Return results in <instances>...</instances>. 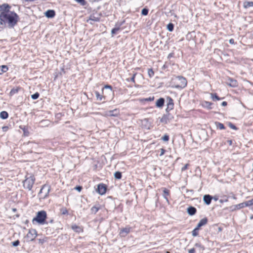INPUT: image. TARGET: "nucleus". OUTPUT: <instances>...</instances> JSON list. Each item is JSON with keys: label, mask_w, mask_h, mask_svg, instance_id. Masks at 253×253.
Listing matches in <instances>:
<instances>
[{"label": "nucleus", "mask_w": 253, "mask_h": 253, "mask_svg": "<svg viewBox=\"0 0 253 253\" xmlns=\"http://www.w3.org/2000/svg\"><path fill=\"white\" fill-rule=\"evenodd\" d=\"M253 205V199L245 202V206L248 207Z\"/></svg>", "instance_id": "2f4dec72"}, {"label": "nucleus", "mask_w": 253, "mask_h": 253, "mask_svg": "<svg viewBox=\"0 0 253 253\" xmlns=\"http://www.w3.org/2000/svg\"><path fill=\"white\" fill-rule=\"evenodd\" d=\"M18 92V89H12L10 92V94L11 95L17 93Z\"/></svg>", "instance_id": "ea45409f"}, {"label": "nucleus", "mask_w": 253, "mask_h": 253, "mask_svg": "<svg viewBox=\"0 0 253 253\" xmlns=\"http://www.w3.org/2000/svg\"><path fill=\"white\" fill-rule=\"evenodd\" d=\"M160 151H161V153L160 154V156H162L164 154L165 152V150L163 148H162L160 149Z\"/></svg>", "instance_id": "a18cd8bd"}, {"label": "nucleus", "mask_w": 253, "mask_h": 253, "mask_svg": "<svg viewBox=\"0 0 253 253\" xmlns=\"http://www.w3.org/2000/svg\"><path fill=\"white\" fill-rule=\"evenodd\" d=\"M135 75H136V73H135V74H133V76L132 77V78L130 79V81H131V82H132L133 83H134V82H135V80H134V79H135Z\"/></svg>", "instance_id": "de8ad7c7"}, {"label": "nucleus", "mask_w": 253, "mask_h": 253, "mask_svg": "<svg viewBox=\"0 0 253 253\" xmlns=\"http://www.w3.org/2000/svg\"><path fill=\"white\" fill-rule=\"evenodd\" d=\"M243 6L245 8H248L253 6V1H245L243 3Z\"/></svg>", "instance_id": "dca6fc26"}, {"label": "nucleus", "mask_w": 253, "mask_h": 253, "mask_svg": "<svg viewBox=\"0 0 253 253\" xmlns=\"http://www.w3.org/2000/svg\"><path fill=\"white\" fill-rule=\"evenodd\" d=\"M148 13V9L147 8H143L141 10V14L143 15H147Z\"/></svg>", "instance_id": "f704fd0d"}, {"label": "nucleus", "mask_w": 253, "mask_h": 253, "mask_svg": "<svg viewBox=\"0 0 253 253\" xmlns=\"http://www.w3.org/2000/svg\"><path fill=\"white\" fill-rule=\"evenodd\" d=\"M168 30L169 31H172L173 30V25L171 23H169L167 26Z\"/></svg>", "instance_id": "72a5a7b5"}, {"label": "nucleus", "mask_w": 253, "mask_h": 253, "mask_svg": "<svg viewBox=\"0 0 253 253\" xmlns=\"http://www.w3.org/2000/svg\"><path fill=\"white\" fill-rule=\"evenodd\" d=\"M147 72H148V75L149 78H151L154 76V72L153 70H152V69H148Z\"/></svg>", "instance_id": "b1692460"}, {"label": "nucleus", "mask_w": 253, "mask_h": 253, "mask_svg": "<svg viewBox=\"0 0 253 253\" xmlns=\"http://www.w3.org/2000/svg\"><path fill=\"white\" fill-rule=\"evenodd\" d=\"M130 232V228L128 227H126L124 228H123L120 232V235L122 237H125L126 235Z\"/></svg>", "instance_id": "9d476101"}, {"label": "nucleus", "mask_w": 253, "mask_h": 253, "mask_svg": "<svg viewBox=\"0 0 253 253\" xmlns=\"http://www.w3.org/2000/svg\"><path fill=\"white\" fill-rule=\"evenodd\" d=\"M227 84L231 87H236L238 85L237 81L235 80L229 78L226 82Z\"/></svg>", "instance_id": "1a4fd4ad"}, {"label": "nucleus", "mask_w": 253, "mask_h": 253, "mask_svg": "<svg viewBox=\"0 0 253 253\" xmlns=\"http://www.w3.org/2000/svg\"><path fill=\"white\" fill-rule=\"evenodd\" d=\"M228 126L231 128H232L233 129H234V130L237 129V127L234 125L232 124L231 123H229L228 124Z\"/></svg>", "instance_id": "e433bc0d"}, {"label": "nucleus", "mask_w": 253, "mask_h": 253, "mask_svg": "<svg viewBox=\"0 0 253 253\" xmlns=\"http://www.w3.org/2000/svg\"><path fill=\"white\" fill-rule=\"evenodd\" d=\"M50 190V187L48 185L45 184L42 186L39 193V197L40 199H45L47 197Z\"/></svg>", "instance_id": "7ed1b4c3"}, {"label": "nucleus", "mask_w": 253, "mask_h": 253, "mask_svg": "<svg viewBox=\"0 0 253 253\" xmlns=\"http://www.w3.org/2000/svg\"><path fill=\"white\" fill-rule=\"evenodd\" d=\"M195 246H199V247H200L201 245H200V244H195Z\"/></svg>", "instance_id": "5fc2aeb1"}, {"label": "nucleus", "mask_w": 253, "mask_h": 253, "mask_svg": "<svg viewBox=\"0 0 253 253\" xmlns=\"http://www.w3.org/2000/svg\"><path fill=\"white\" fill-rule=\"evenodd\" d=\"M188 253H195V250L194 248L188 250Z\"/></svg>", "instance_id": "49530a36"}, {"label": "nucleus", "mask_w": 253, "mask_h": 253, "mask_svg": "<svg viewBox=\"0 0 253 253\" xmlns=\"http://www.w3.org/2000/svg\"><path fill=\"white\" fill-rule=\"evenodd\" d=\"M211 104H212V103L211 102L205 101L203 104V106L205 107L209 108V109H211Z\"/></svg>", "instance_id": "c85d7f7f"}, {"label": "nucleus", "mask_w": 253, "mask_h": 253, "mask_svg": "<svg viewBox=\"0 0 253 253\" xmlns=\"http://www.w3.org/2000/svg\"><path fill=\"white\" fill-rule=\"evenodd\" d=\"M196 209L193 207H189L188 208L187 211L190 215H193L196 212Z\"/></svg>", "instance_id": "4468645a"}, {"label": "nucleus", "mask_w": 253, "mask_h": 253, "mask_svg": "<svg viewBox=\"0 0 253 253\" xmlns=\"http://www.w3.org/2000/svg\"><path fill=\"white\" fill-rule=\"evenodd\" d=\"M173 103H172V100L170 99V101L168 104V108H169L170 109H172L173 108Z\"/></svg>", "instance_id": "473e14b6"}, {"label": "nucleus", "mask_w": 253, "mask_h": 253, "mask_svg": "<svg viewBox=\"0 0 253 253\" xmlns=\"http://www.w3.org/2000/svg\"><path fill=\"white\" fill-rule=\"evenodd\" d=\"M46 218V212L44 211H41L37 213V215L33 219L32 222L35 221L39 224L43 225L45 223V219Z\"/></svg>", "instance_id": "f03ea898"}, {"label": "nucleus", "mask_w": 253, "mask_h": 253, "mask_svg": "<svg viewBox=\"0 0 253 253\" xmlns=\"http://www.w3.org/2000/svg\"><path fill=\"white\" fill-rule=\"evenodd\" d=\"M167 253H169V252H167Z\"/></svg>", "instance_id": "13d9d810"}, {"label": "nucleus", "mask_w": 253, "mask_h": 253, "mask_svg": "<svg viewBox=\"0 0 253 253\" xmlns=\"http://www.w3.org/2000/svg\"><path fill=\"white\" fill-rule=\"evenodd\" d=\"M215 125L216 127L219 128L220 129H224L225 128L223 124L222 123H220L219 122H216Z\"/></svg>", "instance_id": "412c9836"}, {"label": "nucleus", "mask_w": 253, "mask_h": 253, "mask_svg": "<svg viewBox=\"0 0 253 253\" xmlns=\"http://www.w3.org/2000/svg\"><path fill=\"white\" fill-rule=\"evenodd\" d=\"M228 142L229 143V144L230 145H231L232 144V141L231 140H228Z\"/></svg>", "instance_id": "864d4df0"}, {"label": "nucleus", "mask_w": 253, "mask_h": 253, "mask_svg": "<svg viewBox=\"0 0 253 253\" xmlns=\"http://www.w3.org/2000/svg\"><path fill=\"white\" fill-rule=\"evenodd\" d=\"M106 187L105 184L100 183L98 185L97 192L100 195H103L106 193Z\"/></svg>", "instance_id": "0eeeda50"}, {"label": "nucleus", "mask_w": 253, "mask_h": 253, "mask_svg": "<svg viewBox=\"0 0 253 253\" xmlns=\"http://www.w3.org/2000/svg\"><path fill=\"white\" fill-rule=\"evenodd\" d=\"M114 177L116 179H120L122 177V173L119 171H116L114 173Z\"/></svg>", "instance_id": "4be33fe9"}, {"label": "nucleus", "mask_w": 253, "mask_h": 253, "mask_svg": "<svg viewBox=\"0 0 253 253\" xmlns=\"http://www.w3.org/2000/svg\"><path fill=\"white\" fill-rule=\"evenodd\" d=\"M77 2L80 3L81 5L84 6L86 4L85 0H75Z\"/></svg>", "instance_id": "7c9ffc66"}, {"label": "nucleus", "mask_w": 253, "mask_h": 253, "mask_svg": "<svg viewBox=\"0 0 253 253\" xmlns=\"http://www.w3.org/2000/svg\"><path fill=\"white\" fill-rule=\"evenodd\" d=\"M120 114L119 110L117 109H115L113 110H110L109 111H107L105 112L104 116L106 117L111 116V117H117Z\"/></svg>", "instance_id": "423d86ee"}, {"label": "nucleus", "mask_w": 253, "mask_h": 253, "mask_svg": "<svg viewBox=\"0 0 253 253\" xmlns=\"http://www.w3.org/2000/svg\"><path fill=\"white\" fill-rule=\"evenodd\" d=\"M89 20L92 21H98L97 18H95L94 17L92 16L90 17Z\"/></svg>", "instance_id": "09e8293b"}, {"label": "nucleus", "mask_w": 253, "mask_h": 253, "mask_svg": "<svg viewBox=\"0 0 253 253\" xmlns=\"http://www.w3.org/2000/svg\"><path fill=\"white\" fill-rule=\"evenodd\" d=\"M12 211H16V209H12Z\"/></svg>", "instance_id": "6e6d98bb"}, {"label": "nucleus", "mask_w": 253, "mask_h": 253, "mask_svg": "<svg viewBox=\"0 0 253 253\" xmlns=\"http://www.w3.org/2000/svg\"><path fill=\"white\" fill-rule=\"evenodd\" d=\"M8 70V67L6 65L0 66V75L6 72Z\"/></svg>", "instance_id": "a211bd4d"}, {"label": "nucleus", "mask_w": 253, "mask_h": 253, "mask_svg": "<svg viewBox=\"0 0 253 253\" xmlns=\"http://www.w3.org/2000/svg\"><path fill=\"white\" fill-rule=\"evenodd\" d=\"M75 189L79 192H80L82 189V187L80 186H76Z\"/></svg>", "instance_id": "c03bdc74"}, {"label": "nucleus", "mask_w": 253, "mask_h": 253, "mask_svg": "<svg viewBox=\"0 0 253 253\" xmlns=\"http://www.w3.org/2000/svg\"><path fill=\"white\" fill-rule=\"evenodd\" d=\"M50 223H52L53 222V219H51L49 221Z\"/></svg>", "instance_id": "4d7b16f0"}, {"label": "nucleus", "mask_w": 253, "mask_h": 253, "mask_svg": "<svg viewBox=\"0 0 253 253\" xmlns=\"http://www.w3.org/2000/svg\"><path fill=\"white\" fill-rule=\"evenodd\" d=\"M229 42L230 44H233L234 43V40L231 39L229 40Z\"/></svg>", "instance_id": "3c124183"}, {"label": "nucleus", "mask_w": 253, "mask_h": 253, "mask_svg": "<svg viewBox=\"0 0 253 253\" xmlns=\"http://www.w3.org/2000/svg\"><path fill=\"white\" fill-rule=\"evenodd\" d=\"M8 128V127L7 126H3L2 127V129L3 131H7Z\"/></svg>", "instance_id": "8fccbe9b"}, {"label": "nucleus", "mask_w": 253, "mask_h": 253, "mask_svg": "<svg viewBox=\"0 0 253 253\" xmlns=\"http://www.w3.org/2000/svg\"><path fill=\"white\" fill-rule=\"evenodd\" d=\"M199 229V228H197V227H196L192 232V236L194 237L197 236L198 235V230Z\"/></svg>", "instance_id": "bb28decb"}, {"label": "nucleus", "mask_w": 253, "mask_h": 253, "mask_svg": "<svg viewBox=\"0 0 253 253\" xmlns=\"http://www.w3.org/2000/svg\"><path fill=\"white\" fill-rule=\"evenodd\" d=\"M39 93H38V92H36L34 94H33V95H31V98L33 99H37V98H39Z\"/></svg>", "instance_id": "c9c22d12"}, {"label": "nucleus", "mask_w": 253, "mask_h": 253, "mask_svg": "<svg viewBox=\"0 0 253 253\" xmlns=\"http://www.w3.org/2000/svg\"><path fill=\"white\" fill-rule=\"evenodd\" d=\"M72 228L76 232H78L80 229V227L76 225H72Z\"/></svg>", "instance_id": "58836bf2"}, {"label": "nucleus", "mask_w": 253, "mask_h": 253, "mask_svg": "<svg viewBox=\"0 0 253 253\" xmlns=\"http://www.w3.org/2000/svg\"><path fill=\"white\" fill-rule=\"evenodd\" d=\"M188 164H187L186 165H185L182 168H181V171H184V170H185L187 168H188Z\"/></svg>", "instance_id": "37998d69"}, {"label": "nucleus", "mask_w": 253, "mask_h": 253, "mask_svg": "<svg viewBox=\"0 0 253 253\" xmlns=\"http://www.w3.org/2000/svg\"><path fill=\"white\" fill-rule=\"evenodd\" d=\"M211 97L213 100H219L220 99V98L215 93V94L211 93Z\"/></svg>", "instance_id": "cd10ccee"}, {"label": "nucleus", "mask_w": 253, "mask_h": 253, "mask_svg": "<svg viewBox=\"0 0 253 253\" xmlns=\"http://www.w3.org/2000/svg\"><path fill=\"white\" fill-rule=\"evenodd\" d=\"M212 199V196L210 195H205L203 197L204 202L208 205L211 204Z\"/></svg>", "instance_id": "9b49d317"}, {"label": "nucleus", "mask_w": 253, "mask_h": 253, "mask_svg": "<svg viewBox=\"0 0 253 253\" xmlns=\"http://www.w3.org/2000/svg\"><path fill=\"white\" fill-rule=\"evenodd\" d=\"M165 102V100L163 98H160L157 100L156 103V105L157 107L161 108L164 106Z\"/></svg>", "instance_id": "2eb2a0df"}, {"label": "nucleus", "mask_w": 253, "mask_h": 253, "mask_svg": "<svg viewBox=\"0 0 253 253\" xmlns=\"http://www.w3.org/2000/svg\"><path fill=\"white\" fill-rule=\"evenodd\" d=\"M19 240H16L13 242L12 243V246L14 247H16L19 245Z\"/></svg>", "instance_id": "a19ab883"}, {"label": "nucleus", "mask_w": 253, "mask_h": 253, "mask_svg": "<svg viewBox=\"0 0 253 253\" xmlns=\"http://www.w3.org/2000/svg\"><path fill=\"white\" fill-rule=\"evenodd\" d=\"M8 114L6 111H2L0 113V117L2 119H6L8 118Z\"/></svg>", "instance_id": "f3484780"}, {"label": "nucleus", "mask_w": 253, "mask_h": 253, "mask_svg": "<svg viewBox=\"0 0 253 253\" xmlns=\"http://www.w3.org/2000/svg\"><path fill=\"white\" fill-rule=\"evenodd\" d=\"M99 208L96 206L92 207L90 210L92 213L95 214L99 210Z\"/></svg>", "instance_id": "5701e85b"}, {"label": "nucleus", "mask_w": 253, "mask_h": 253, "mask_svg": "<svg viewBox=\"0 0 253 253\" xmlns=\"http://www.w3.org/2000/svg\"><path fill=\"white\" fill-rule=\"evenodd\" d=\"M207 222L208 219L207 218H202L200 220V221L198 223L197 225V228H200L202 226L205 225L206 224H207Z\"/></svg>", "instance_id": "ddd939ff"}, {"label": "nucleus", "mask_w": 253, "mask_h": 253, "mask_svg": "<svg viewBox=\"0 0 253 253\" xmlns=\"http://www.w3.org/2000/svg\"><path fill=\"white\" fill-rule=\"evenodd\" d=\"M37 236V231L35 229H31L29 230L26 235V238L28 241H33Z\"/></svg>", "instance_id": "39448f33"}, {"label": "nucleus", "mask_w": 253, "mask_h": 253, "mask_svg": "<svg viewBox=\"0 0 253 253\" xmlns=\"http://www.w3.org/2000/svg\"><path fill=\"white\" fill-rule=\"evenodd\" d=\"M94 93L97 99L99 101H101L103 98H105V97L104 96L100 95V93H99V92H98L97 91H95L94 92Z\"/></svg>", "instance_id": "aec40b11"}, {"label": "nucleus", "mask_w": 253, "mask_h": 253, "mask_svg": "<svg viewBox=\"0 0 253 253\" xmlns=\"http://www.w3.org/2000/svg\"><path fill=\"white\" fill-rule=\"evenodd\" d=\"M44 14L46 17L51 18L54 17L55 12L53 10H48Z\"/></svg>", "instance_id": "f8f14e48"}, {"label": "nucleus", "mask_w": 253, "mask_h": 253, "mask_svg": "<svg viewBox=\"0 0 253 253\" xmlns=\"http://www.w3.org/2000/svg\"><path fill=\"white\" fill-rule=\"evenodd\" d=\"M246 207L245 206V202L244 203H240L239 204H238V205H236L235 206V207L237 209H242L244 207Z\"/></svg>", "instance_id": "c756f323"}, {"label": "nucleus", "mask_w": 253, "mask_h": 253, "mask_svg": "<svg viewBox=\"0 0 253 253\" xmlns=\"http://www.w3.org/2000/svg\"><path fill=\"white\" fill-rule=\"evenodd\" d=\"M120 30V28L119 27L115 28L113 29L111 31V34L112 35V36H113L114 35L116 34Z\"/></svg>", "instance_id": "a878e982"}, {"label": "nucleus", "mask_w": 253, "mask_h": 253, "mask_svg": "<svg viewBox=\"0 0 253 253\" xmlns=\"http://www.w3.org/2000/svg\"><path fill=\"white\" fill-rule=\"evenodd\" d=\"M104 89H108V94H112V88L111 85H105L104 88L102 89L103 92L104 91Z\"/></svg>", "instance_id": "6ab92c4d"}, {"label": "nucleus", "mask_w": 253, "mask_h": 253, "mask_svg": "<svg viewBox=\"0 0 253 253\" xmlns=\"http://www.w3.org/2000/svg\"><path fill=\"white\" fill-rule=\"evenodd\" d=\"M172 83L175 88H184L187 85V81L185 78L178 76L172 79Z\"/></svg>", "instance_id": "f257e3e1"}, {"label": "nucleus", "mask_w": 253, "mask_h": 253, "mask_svg": "<svg viewBox=\"0 0 253 253\" xmlns=\"http://www.w3.org/2000/svg\"><path fill=\"white\" fill-rule=\"evenodd\" d=\"M162 139L164 141H168L169 139V135L165 134L162 137Z\"/></svg>", "instance_id": "4c0bfd02"}, {"label": "nucleus", "mask_w": 253, "mask_h": 253, "mask_svg": "<svg viewBox=\"0 0 253 253\" xmlns=\"http://www.w3.org/2000/svg\"><path fill=\"white\" fill-rule=\"evenodd\" d=\"M35 179L33 175H30L29 177H27L23 181L24 187L29 190H31L35 182Z\"/></svg>", "instance_id": "20e7f679"}, {"label": "nucleus", "mask_w": 253, "mask_h": 253, "mask_svg": "<svg viewBox=\"0 0 253 253\" xmlns=\"http://www.w3.org/2000/svg\"><path fill=\"white\" fill-rule=\"evenodd\" d=\"M172 116L170 114L164 115L161 119V122L164 124L169 123L172 119Z\"/></svg>", "instance_id": "6e6552de"}, {"label": "nucleus", "mask_w": 253, "mask_h": 253, "mask_svg": "<svg viewBox=\"0 0 253 253\" xmlns=\"http://www.w3.org/2000/svg\"><path fill=\"white\" fill-rule=\"evenodd\" d=\"M163 192H164V197L165 199L166 200V201L167 202H169L168 199L167 197V196L169 195V191L168 190H167L166 189H164Z\"/></svg>", "instance_id": "393cba45"}, {"label": "nucleus", "mask_w": 253, "mask_h": 253, "mask_svg": "<svg viewBox=\"0 0 253 253\" xmlns=\"http://www.w3.org/2000/svg\"><path fill=\"white\" fill-rule=\"evenodd\" d=\"M221 105L223 106H226L227 105V102L226 101L222 102V103H221Z\"/></svg>", "instance_id": "603ef678"}, {"label": "nucleus", "mask_w": 253, "mask_h": 253, "mask_svg": "<svg viewBox=\"0 0 253 253\" xmlns=\"http://www.w3.org/2000/svg\"><path fill=\"white\" fill-rule=\"evenodd\" d=\"M62 214H66L68 213V211L66 209H62L61 210Z\"/></svg>", "instance_id": "79ce46f5"}]
</instances>
